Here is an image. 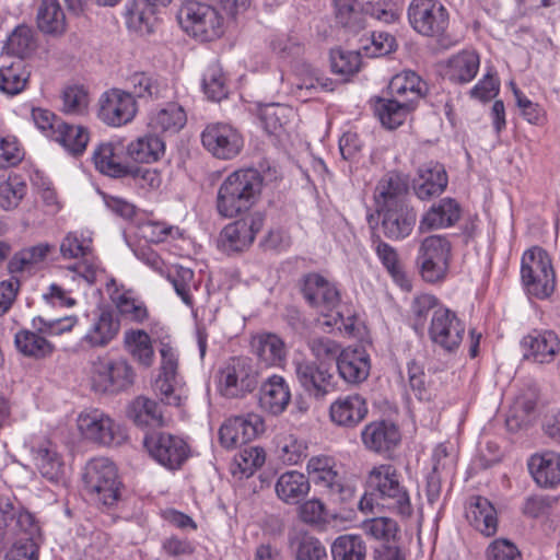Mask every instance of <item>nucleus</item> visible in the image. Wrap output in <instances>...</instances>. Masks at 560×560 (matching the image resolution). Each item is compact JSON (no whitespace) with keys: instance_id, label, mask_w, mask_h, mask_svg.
Segmentation results:
<instances>
[{"instance_id":"obj_1","label":"nucleus","mask_w":560,"mask_h":560,"mask_svg":"<svg viewBox=\"0 0 560 560\" xmlns=\"http://www.w3.org/2000/svg\"><path fill=\"white\" fill-rule=\"evenodd\" d=\"M264 177L256 168H241L219 186L215 208L219 215L234 218L248 211L260 198Z\"/></svg>"},{"instance_id":"obj_2","label":"nucleus","mask_w":560,"mask_h":560,"mask_svg":"<svg viewBox=\"0 0 560 560\" xmlns=\"http://www.w3.org/2000/svg\"><path fill=\"white\" fill-rule=\"evenodd\" d=\"M366 482L382 508L401 518L411 517L413 506L410 493L395 466L390 464L374 466L368 474Z\"/></svg>"},{"instance_id":"obj_3","label":"nucleus","mask_w":560,"mask_h":560,"mask_svg":"<svg viewBox=\"0 0 560 560\" xmlns=\"http://www.w3.org/2000/svg\"><path fill=\"white\" fill-rule=\"evenodd\" d=\"M59 250L62 259L75 260L69 270L89 284L96 282L105 272L102 261L95 254L92 232L88 230L68 232L60 242Z\"/></svg>"},{"instance_id":"obj_4","label":"nucleus","mask_w":560,"mask_h":560,"mask_svg":"<svg viewBox=\"0 0 560 560\" xmlns=\"http://www.w3.org/2000/svg\"><path fill=\"white\" fill-rule=\"evenodd\" d=\"M83 482L91 500L101 509L112 510L121 499V481L116 466L108 458L90 460L85 467Z\"/></svg>"},{"instance_id":"obj_5","label":"nucleus","mask_w":560,"mask_h":560,"mask_svg":"<svg viewBox=\"0 0 560 560\" xmlns=\"http://www.w3.org/2000/svg\"><path fill=\"white\" fill-rule=\"evenodd\" d=\"M521 280L528 295L548 299L556 288V272L549 254L535 246L524 252L521 260Z\"/></svg>"},{"instance_id":"obj_6","label":"nucleus","mask_w":560,"mask_h":560,"mask_svg":"<svg viewBox=\"0 0 560 560\" xmlns=\"http://www.w3.org/2000/svg\"><path fill=\"white\" fill-rule=\"evenodd\" d=\"M182 28L201 42H209L223 34V19L215 8L203 2L182 5L178 12Z\"/></svg>"},{"instance_id":"obj_7","label":"nucleus","mask_w":560,"mask_h":560,"mask_svg":"<svg viewBox=\"0 0 560 560\" xmlns=\"http://www.w3.org/2000/svg\"><path fill=\"white\" fill-rule=\"evenodd\" d=\"M452 245L446 236L430 235L419 246L417 264L425 282L438 283L445 279L451 260Z\"/></svg>"},{"instance_id":"obj_8","label":"nucleus","mask_w":560,"mask_h":560,"mask_svg":"<svg viewBox=\"0 0 560 560\" xmlns=\"http://www.w3.org/2000/svg\"><path fill=\"white\" fill-rule=\"evenodd\" d=\"M258 372L247 357L231 358L220 370L218 389L224 397L238 398L255 390Z\"/></svg>"},{"instance_id":"obj_9","label":"nucleus","mask_w":560,"mask_h":560,"mask_svg":"<svg viewBox=\"0 0 560 560\" xmlns=\"http://www.w3.org/2000/svg\"><path fill=\"white\" fill-rule=\"evenodd\" d=\"M132 365L124 358L98 357L92 362L91 382L94 390L114 393L127 389L135 382Z\"/></svg>"},{"instance_id":"obj_10","label":"nucleus","mask_w":560,"mask_h":560,"mask_svg":"<svg viewBox=\"0 0 560 560\" xmlns=\"http://www.w3.org/2000/svg\"><path fill=\"white\" fill-rule=\"evenodd\" d=\"M143 445L152 459L170 470L180 468L190 454V447L183 438L166 432L147 434Z\"/></svg>"},{"instance_id":"obj_11","label":"nucleus","mask_w":560,"mask_h":560,"mask_svg":"<svg viewBox=\"0 0 560 560\" xmlns=\"http://www.w3.org/2000/svg\"><path fill=\"white\" fill-rule=\"evenodd\" d=\"M410 26L420 35H442L448 26V12L438 0H411L407 10Z\"/></svg>"},{"instance_id":"obj_12","label":"nucleus","mask_w":560,"mask_h":560,"mask_svg":"<svg viewBox=\"0 0 560 560\" xmlns=\"http://www.w3.org/2000/svg\"><path fill=\"white\" fill-rule=\"evenodd\" d=\"M425 330L433 346L454 353L463 342L466 326L457 313L447 307L440 310L435 317H432Z\"/></svg>"},{"instance_id":"obj_13","label":"nucleus","mask_w":560,"mask_h":560,"mask_svg":"<svg viewBox=\"0 0 560 560\" xmlns=\"http://www.w3.org/2000/svg\"><path fill=\"white\" fill-rule=\"evenodd\" d=\"M77 422L81 434L95 443L118 445L126 439L122 428L100 409L81 412Z\"/></svg>"},{"instance_id":"obj_14","label":"nucleus","mask_w":560,"mask_h":560,"mask_svg":"<svg viewBox=\"0 0 560 560\" xmlns=\"http://www.w3.org/2000/svg\"><path fill=\"white\" fill-rule=\"evenodd\" d=\"M33 462L40 475L51 481L59 482L65 477V463L57 445L45 435L33 434L25 441Z\"/></svg>"},{"instance_id":"obj_15","label":"nucleus","mask_w":560,"mask_h":560,"mask_svg":"<svg viewBox=\"0 0 560 560\" xmlns=\"http://www.w3.org/2000/svg\"><path fill=\"white\" fill-rule=\"evenodd\" d=\"M205 149L221 160H231L240 154L244 141L242 135L231 125L209 124L201 133Z\"/></svg>"},{"instance_id":"obj_16","label":"nucleus","mask_w":560,"mask_h":560,"mask_svg":"<svg viewBox=\"0 0 560 560\" xmlns=\"http://www.w3.org/2000/svg\"><path fill=\"white\" fill-rule=\"evenodd\" d=\"M523 359L536 364H551L560 351V339L550 329H533L521 340Z\"/></svg>"},{"instance_id":"obj_17","label":"nucleus","mask_w":560,"mask_h":560,"mask_svg":"<svg viewBox=\"0 0 560 560\" xmlns=\"http://www.w3.org/2000/svg\"><path fill=\"white\" fill-rule=\"evenodd\" d=\"M302 293L306 302L323 315V319L329 317L340 303V293L335 283L318 273L304 278Z\"/></svg>"},{"instance_id":"obj_18","label":"nucleus","mask_w":560,"mask_h":560,"mask_svg":"<svg viewBox=\"0 0 560 560\" xmlns=\"http://www.w3.org/2000/svg\"><path fill=\"white\" fill-rule=\"evenodd\" d=\"M137 113V105L129 92L112 89L100 98V118L107 125L119 127L131 121Z\"/></svg>"},{"instance_id":"obj_19","label":"nucleus","mask_w":560,"mask_h":560,"mask_svg":"<svg viewBox=\"0 0 560 560\" xmlns=\"http://www.w3.org/2000/svg\"><path fill=\"white\" fill-rule=\"evenodd\" d=\"M127 156L125 140L117 138L98 144L93 152L92 160L100 173L119 178L130 172V167L126 163Z\"/></svg>"},{"instance_id":"obj_20","label":"nucleus","mask_w":560,"mask_h":560,"mask_svg":"<svg viewBox=\"0 0 560 560\" xmlns=\"http://www.w3.org/2000/svg\"><path fill=\"white\" fill-rule=\"evenodd\" d=\"M262 430L260 416L248 413L226 420L219 430V440L223 447L235 448L254 440Z\"/></svg>"},{"instance_id":"obj_21","label":"nucleus","mask_w":560,"mask_h":560,"mask_svg":"<svg viewBox=\"0 0 560 560\" xmlns=\"http://www.w3.org/2000/svg\"><path fill=\"white\" fill-rule=\"evenodd\" d=\"M264 221L262 213L253 212L228 224L220 234L222 245L234 252L247 248L262 229Z\"/></svg>"},{"instance_id":"obj_22","label":"nucleus","mask_w":560,"mask_h":560,"mask_svg":"<svg viewBox=\"0 0 560 560\" xmlns=\"http://www.w3.org/2000/svg\"><path fill=\"white\" fill-rule=\"evenodd\" d=\"M382 220L384 235L394 241L406 238L412 232L417 213L407 203L376 210Z\"/></svg>"},{"instance_id":"obj_23","label":"nucleus","mask_w":560,"mask_h":560,"mask_svg":"<svg viewBox=\"0 0 560 560\" xmlns=\"http://www.w3.org/2000/svg\"><path fill=\"white\" fill-rule=\"evenodd\" d=\"M119 331L120 320L110 311H102L92 318L81 343L92 349L105 348L117 338Z\"/></svg>"},{"instance_id":"obj_24","label":"nucleus","mask_w":560,"mask_h":560,"mask_svg":"<svg viewBox=\"0 0 560 560\" xmlns=\"http://www.w3.org/2000/svg\"><path fill=\"white\" fill-rule=\"evenodd\" d=\"M364 446L377 454H385L394 450L400 442V431L390 421H373L361 432Z\"/></svg>"},{"instance_id":"obj_25","label":"nucleus","mask_w":560,"mask_h":560,"mask_svg":"<svg viewBox=\"0 0 560 560\" xmlns=\"http://www.w3.org/2000/svg\"><path fill=\"white\" fill-rule=\"evenodd\" d=\"M339 375L349 384H359L370 374V355L362 347L342 349L337 360Z\"/></svg>"},{"instance_id":"obj_26","label":"nucleus","mask_w":560,"mask_h":560,"mask_svg":"<svg viewBox=\"0 0 560 560\" xmlns=\"http://www.w3.org/2000/svg\"><path fill=\"white\" fill-rule=\"evenodd\" d=\"M366 399L360 394H350L336 399L329 408L332 422L340 427L353 428L368 415Z\"/></svg>"},{"instance_id":"obj_27","label":"nucleus","mask_w":560,"mask_h":560,"mask_svg":"<svg viewBox=\"0 0 560 560\" xmlns=\"http://www.w3.org/2000/svg\"><path fill=\"white\" fill-rule=\"evenodd\" d=\"M462 209L459 203L450 197L433 203L422 215L418 231L420 233L453 226L460 219Z\"/></svg>"},{"instance_id":"obj_28","label":"nucleus","mask_w":560,"mask_h":560,"mask_svg":"<svg viewBox=\"0 0 560 560\" xmlns=\"http://www.w3.org/2000/svg\"><path fill=\"white\" fill-rule=\"evenodd\" d=\"M448 179L445 168L438 162H429L418 170V177L413 180V190L421 200L441 195Z\"/></svg>"},{"instance_id":"obj_29","label":"nucleus","mask_w":560,"mask_h":560,"mask_svg":"<svg viewBox=\"0 0 560 560\" xmlns=\"http://www.w3.org/2000/svg\"><path fill=\"white\" fill-rule=\"evenodd\" d=\"M534 481L541 488H555L560 483V454L547 451L532 455L527 463Z\"/></svg>"},{"instance_id":"obj_30","label":"nucleus","mask_w":560,"mask_h":560,"mask_svg":"<svg viewBox=\"0 0 560 560\" xmlns=\"http://www.w3.org/2000/svg\"><path fill=\"white\" fill-rule=\"evenodd\" d=\"M470 525L487 537L498 530V513L493 504L485 497L472 495L466 510Z\"/></svg>"},{"instance_id":"obj_31","label":"nucleus","mask_w":560,"mask_h":560,"mask_svg":"<svg viewBox=\"0 0 560 560\" xmlns=\"http://www.w3.org/2000/svg\"><path fill=\"white\" fill-rule=\"evenodd\" d=\"M407 179L398 173H387L376 185L374 199L376 210L406 203Z\"/></svg>"},{"instance_id":"obj_32","label":"nucleus","mask_w":560,"mask_h":560,"mask_svg":"<svg viewBox=\"0 0 560 560\" xmlns=\"http://www.w3.org/2000/svg\"><path fill=\"white\" fill-rule=\"evenodd\" d=\"M290 400V388L283 377L272 375L261 384L259 405L267 412L275 416L282 413Z\"/></svg>"},{"instance_id":"obj_33","label":"nucleus","mask_w":560,"mask_h":560,"mask_svg":"<svg viewBox=\"0 0 560 560\" xmlns=\"http://www.w3.org/2000/svg\"><path fill=\"white\" fill-rule=\"evenodd\" d=\"M295 374L301 386L317 398L324 397L330 385L331 374L324 365H315L308 361L295 363Z\"/></svg>"},{"instance_id":"obj_34","label":"nucleus","mask_w":560,"mask_h":560,"mask_svg":"<svg viewBox=\"0 0 560 560\" xmlns=\"http://www.w3.org/2000/svg\"><path fill=\"white\" fill-rule=\"evenodd\" d=\"M122 346L139 366L150 369L154 364L155 352L152 339L145 330L135 328L125 330Z\"/></svg>"},{"instance_id":"obj_35","label":"nucleus","mask_w":560,"mask_h":560,"mask_svg":"<svg viewBox=\"0 0 560 560\" xmlns=\"http://www.w3.org/2000/svg\"><path fill=\"white\" fill-rule=\"evenodd\" d=\"M310 478L298 470L281 474L275 485V491L280 501L294 505L300 503L310 492Z\"/></svg>"},{"instance_id":"obj_36","label":"nucleus","mask_w":560,"mask_h":560,"mask_svg":"<svg viewBox=\"0 0 560 560\" xmlns=\"http://www.w3.org/2000/svg\"><path fill=\"white\" fill-rule=\"evenodd\" d=\"M388 91L392 96L408 102L415 107V104L424 96L427 84L416 72L406 70L392 78Z\"/></svg>"},{"instance_id":"obj_37","label":"nucleus","mask_w":560,"mask_h":560,"mask_svg":"<svg viewBox=\"0 0 560 560\" xmlns=\"http://www.w3.org/2000/svg\"><path fill=\"white\" fill-rule=\"evenodd\" d=\"M54 249L49 243H38L16 252L9 261V271L14 273H31L37 270Z\"/></svg>"},{"instance_id":"obj_38","label":"nucleus","mask_w":560,"mask_h":560,"mask_svg":"<svg viewBox=\"0 0 560 560\" xmlns=\"http://www.w3.org/2000/svg\"><path fill=\"white\" fill-rule=\"evenodd\" d=\"M307 472L315 485L322 486L331 493L342 492V478L336 470L335 462L328 456H315L307 463Z\"/></svg>"},{"instance_id":"obj_39","label":"nucleus","mask_w":560,"mask_h":560,"mask_svg":"<svg viewBox=\"0 0 560 560\" xmlns=\"http://www.w3.org/2000/svg\"><path fill=\"white\" fill-rule=\"evenodd\" d=\"M252 347L259 360L268 366H280L285 360V343L276 334L262 332L254 336Z\"/></svg>"},{"instance_id":"obj_40","label":"nucleus","mask_w":560,"mask_h":560,"mask_svg":"<svg viewBox=\"0 0 560 560\" xmlns=\"http://www.w3.org/2000/svg\"><path fill=\"white\" fill-rule=\"evenodd\" d=\"M128 417L140 428H158L165 423L159 402L144 396H139L131 401Z\"/></svg>"},{"instance_id":"obj_41","label":"nucleus","mask_w":560,"mask_h":560,"mask_svg":"<svg viewBox=\"0 0 560 560\" xmlns=\"http://www.w3.org/2000/svg\"><path fill=\"white\" fill-rule=\"evenodd\" d=\"M413 108L408 102L394 96L390 98L378 97L374 103L375 115L382 125L388 129H396L402 125Z\"/></svg>"},{"instance_id":"obj_42","label":"nucleus","mask_w":560,"mask_h":560,"mask_svg":"<svg viewBox=\"0 0 560 560\" xmlns=\"http://www.w3.org/2000/svg\"><path fill=\"white\" fill-rule=\"evenodd\" d=\"M446 308L447 306L433 294L421 293L416 295L410 305L413 329L418 334H423L432 317H435L440 310Z\"/></svg>"},{"instance_id":"obj_43","label":"nucleus","mask_w":560,"mask_h":560,"mask_svg":"<svg viewBox=\"0 0 560 560\" xmlns=\"http://www.w3.org/2000/svg\"><path fill=\"white\" fill-rule=\"evenodd\" d=\"M186 113L182 106L170 103L165 107L152 113L149 118V127L154 132L176 133L186 124Z\"/></svg>"},{"instance_id":"obj_44","label":"nucleus","mask_w":560,"mask_h":560,"mask_svg":"<svg viewBox=\"0 0 560 560\" xmlns=\"http://www.w3.org/2000/svg\"><path fill=\"white\" fill-rule=\"evenodd\" d=\"M126 145L128 158L138 163H154L165 153L164 141L154 135L139 137Z\"/></svg>"},{"instance_id":"obj_45","label":"nucleus","mask_w":560,"mask_h":560,"mask_svg":"<svg viewBox=\"0 0 560 560\" xmlns=\"http://www.w3.org/2000/svg\"><path fill=\"white\" fill-rule=\"evenodd\" d=\"M46 337L35 329H23L15 334L14 343L19 352L25 357L43 359L55 351V346Z\"/></svg>"},{"instance_id":"obj_46","label":"nucleus","mask_w":560,"mask_h":560,"mask_svg":"<svg viewBox=\"0 0 560 560\" xmlns=\"http://www.w3.org/2000/svg\"><path fill=\"white\" fill-rule=\"evenodd\" d=\"M51 140L62 145L70 154L81 155L90 141V133L83 126L70 125L62 121L57 125L56 133Z\"/></svg>"},{"instance_id":"obj_47","label":"nucleus","mask_w":560,"mask_h":560,"mask_svg":"<svg viewBox=\"0 0 560 560\" xmlns=\"http://www.w3.org/2000/svg\"><path fill=\"white\" fill-rule=\"evenodd\" d=\"M373 248L383 267L390 275L393 280L402 289L409 290L410 282L400 264L397 250L378 236L373 240Z\"/></svg>"},{"instance_id":"obj_48","label":"nucleus","mask_w":560,"mask_h":560,"mask_svg":"<svg viewBox=\"0 0 560 560\" xmlns=\"http://www.w3.org/2000/svg\"><path fill=\"white\" fill-rule=\"evenodd\" d=\"M13 523L16 528L28 532L34 526V517L15 498L0 494V532Z\"/></svg>"},{"instance_id":"obj_49","label":"nucleus","mask_w":560,"mask_h":560,"mask_svg":"<svg viewBox=\"0 0 560 560\" xmlns=\"http://www.w3.org/2000/svg\"><path fill=\"white\" fill-rule=\"evenodd\" d=\"M164 276L172 283L183 303L189 307H194V292L199 288L195 280L194 271L190 268L174 265L167 268Z\"/></svg>"},{"instance_id":"obj_50","label":"nucleus","mask_w":560,"mask_h":560,"mask_svg":"<svg viewBox=\"0 0 560 560\" xmlns=\"http://www.w3.org/2000/svg\"><path fill=\"white\" fill-rule=\"evenodd\" d=\"M259 118L268 133L278 135L296 118V112L288 105L266 104L259 109Z\"/></svg>"},{"instance_id":"obj_51","label":"nucleus","mask_w":560,"mask_h":560,"mask_svg":"<svg viewBox=\"0 0 560 560\" xmlns=\"http://www.w3.org/2000/svg\"><path fill=\"white\" fill-rule=\"evenodd\" d=\"M335 16L339 24L357 33L365 28V3L359 0H334Z\"/></svg>"},{"instance_id":"obj_52","label":"nucleus","mask_w":560,"mask_h":560,"mask_svg":"<svg viewBox=\"0 0 560 560\" xmlns=\"http://www.w3.org/2000/svg\"><path fill=\"white\" fill-rule=\"evenodd\" d=\"M479 55L474 50H463L448 61V78L457 83H468L478 73Z\"/></svg>"},{"instance_id":"obj_53","label":"nucleus","mask_w":560,"mask_h":560,"mask_svg":"<svg viewBox=\"0 0 560 560\" xmlns=\"http://www.w3.org/2000/svg\"><path fill=\"white\" fill-rule=\"evenodd\" d=\"M36 21L45 34L59 35L66 30V16L58 0H42Z\"/></svg>"},{"instance_id":"obj_54","label":"nucleus","mask_w":560,"mask_h":560,"mask_svg":"<svg viewBox=\"0 0 560 560\" xmlns=\"http://www.w3.org/2000/svg\"><path fill=\"white\" fill-rule=\"evenodd\" d=\"M112 301L120 315L132 323L143 324L149 317L144 302L131 291H116L112 294Z\"/></svg>"},{"instance_id":"obj_55","label":"nucleus","mask_w":560,"mask_h":560,"mask_svg":"<svg viewBox=\"0 0 560 560\" xmlns=\"http://www.w3.org/2000/svg\"><path fill=\"white\" fill-rule=\"evenodd\" d=\"M30 72L22 60L0 68V92L9 96L22 93L28 82Z\"/></svg>"},{"instance_id":"obj_56","label":"nucleus","mask_w":560,"mask_h":560,"mask_svg":"<svg viewBox=\"0 0 560 560\" xmlns=\"http://www.w3.org/2000/svg\"><path fill=\"white\" fill-rule=\"evenodd\" d=\"M154 390L160 399L170 406L179 407L187 399V388L180 375L158 376Z\"/></svg>"},{"instance_id":"obj_57","label":"nucleus","mask_w":560,"mask_h":560,"mask_svg":"<svg viewBox=\"0 0 560 560\" xmlns=\"http://www.w3.org/2000/svg\"><path fill=\"white\" fill-rule=\"evenodd\" d=\"M126 24L129 30L140 34H149L155 22V11L139 0H130L125 7Z\"/></svg>"},{"instance_id":"obj_58","label":"nucleus","mask_w":560,"mask_h":560,"mask_svg":"<svg viewBox=\"0 0 560 560\" xmlns=\"http://www.w3.org/2000/svg\"><path fill=\"white\" fill-rule=\"evenodd\" d=\"M331 556L334 560H365L366 546L360 535H340L331 545Z\"/></svg>"},{"instance_id":"obj_59","label":"nucleus","mask_w":560,"mask_h":560,"mask_svg":"<svg viewBox=\"0 0 560 560\" xmlns=\"http://www.w3.org/2000/svg\"><path fill=\"white\" fill-rule=\"evenodd\" d=\"M202 89L207 97L219 102L228 95L226 78L218 62L210 63L202 75Z\"/></svg>"},{"instance_id":"obj_60","label":"nucleus","mask_w":560,"mask_h":560,"mask_svg":"<svg viewBox=\"0 0 560 560\" xmlns=\"http://www.w3.org/2000/svg\"><path fill=\"white\" fill-rule=\"evenodd\" d=\"M27 190L25 182L18 175L0 178V206L11 210L20 203Z\"/></svg>"},{"instance_id":"obj_61","label":"nucleus","mask_w":560,"mask_h":560,"mask_svg":"<svg viewBox=\"0 0 560 560\" xmlns=\"http://www.w3.org/2000/svg\"><path fill=\"white\" fill-rule=\"evenodd\" d=\"M361 529L368 536L376 540H395L399 530L398 524L390 517L380 516L365 520L361 523Z\"/></svg>"},{"instance_id":"obj_62","label":"nucleus","mask_w":560,"mask_h":560,"mask_svg":"<svg viewBox=\"0 0 560 560\" xmlns=\"http://www.w3.org/2000/svg\"><path fill=\"white\" fill-rule=\"evenodd\" d=\"M35 48L34 34L31 27L19 25L8 37L4 50L9 55L24 58Z\"/></svg>"},{"instance_id":"obj_63","label":"nucleus","mask_w":560,"mask_h":560,"mask_svg":"<svg viewBox=\"0 0 560 560\" xmlns=\"http://www.w3.org/2000/svg\"><path fill=\"white\" fill-rule=\"evenodd\" d=\"M278 454L288 465H296L307 456V444L293 434L282 436L278 442Z\"/></svg>"},{"instance_id":"obj_64","label":"nucleus","mask_w":560,"mask_h":560,"mask_svg":"<svg viewBox=\"0 0 560 560\" xmlns=\"http://www.w3.org/2000/svg\"><path fill=\"white\" fill-rule=\"evenodd\" d=\"M128 86L131 95L137 97H159L161 95V82L151 73L136 72L128 78Z\"/></svg>"}]
</instances>
